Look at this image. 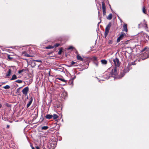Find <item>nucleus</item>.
I'll return each mask as SVG.
<instances>
[{
	"label": "nucleus",
	"mask_w": 149,
	"mask_h": 149,
	"mask_svg": "<svg viewBox=\"0 0 149 149\" xmlns=\"http://www.w3.org/2000/svg\"><path fill=\"white\" fill-rule=\"evenodd\" d=\"M53 117V115L50 114H47L46 116L45 117L46 118L48 119H50Z\"/></svg>",
	"instance_id": "obj_14"
},
{
	"label": "nucleus",
	"mask_w": 149,
	"mask_h": 149,
	"mask_svg": "<svg viewBox=\"0 0 149 149\" xmlns=\"http://www.w3.org/2000/svg\"><path fill=\"white\" fill-rule=\"evenodd\" d=\"M9 127H10V126H9V125H7V128H9Z\"/></svg>",
	"instance_id": "obj_38"
},
{
	"label": "nucleus",
	"mask_w": 149,
	"mask_h": 149,
	"mask_svg": "<svg viewBox=\"0 0 149 149\" xmlns=\"http://www.w3.org/2000/svg\"><path fill=\"white\" fill-rule=\"evenodd\" d=\"M56 146L55 145H54V146H53V148H54V147H55Z\"/></svg>",
	"instance_id": "obj_41"
},
{
	"label": "nucleus",
	"mask_w": 149,
	"mask_h": 149,
	"mask_svg": "<svg viewBox=\"0 0 149 149\" xmlns=\"http://www.w3.org/2000/svg\"><path fill=\"white\" fill-rule=\"evenodd\" d=\"M11 69H9L8 70V71L6 73V76H7V77L10 76L11 75Z\"/></svg>",
	"instance_id": "obj_9"
},
{
	"label": "nucleus",
	"mask_w": 149,
	"mask_h": 149,
	"mask_svg": "<svg viewBox=\"0 0 149 149\" xmlns=\"http://www.w3.org/2000/svg\"><path fill=\"white\" fill-rule=\"evenodd\" d=\"M126 36V34L125 33L123 32H121V34L119 36L120 38L121 39H122L124 36Z\"/></svg>",
	"instance_id": "obj_11"
},
{
	"label": "nucleus",
	"mask_w": 149,
	"mask_h": 149,
	"mask_svg": "<svg viewBox=\"0 0 149 149\" xmlns=\"http://www.w3.org/2000/svg\"><path fill=\"white\" fill-rule=\"evenodd\" d=\"M25 70L24 69H22L21 70H20L18 71V73L19 74H20L21 73L23 72L24 71H25Z\"/></svg>",
	"instance_id": "obj_27"
},
{
	"label": "nucleus",
	"mask_w": 149,
	"mask_h": 149,
	"mask_svg": "<svg viewBox=\"0 0 149 149\" xmlns=\"http://www.w3.org/2000/svg\"><path fill=\"white\" fill-rule=\"evenodd\" d=\"M48 128V127L47 126H45L42 127L41 129L42 130H46Z\"/></svg>",
	"instance_id": "obj_19"
},
{
	"label": "nucleus",
	"mask_w": 149,
	"mask_h": 149,
	"mask_svg": "<svg viewBox=\"0 0 149 149\" xmlns=\"http://www.w3.org/2000/svg\"><path fill=\"white\" fill-rule=\"evenodd\" d=\"M36 149H40V148L38 146H36Z\"/></svg>",
	"instance_id": "obj_37"
},
{
	"label": "nucleus",
	"mask_w": 149,
	"mask_h": 149,
	"mask_svg": "<svg viewBox=\"0 0 149 149\" xmlns=\"http://www.w3.org/2000/svg\"><path fill=\"white\" fill-rule=\"evenodd\" d=\"M57 79H58V80H61V81H62L63 82H66V81L64 79H62V78H57Z\"/></svg>",
	"instance_id": "obj_20"
},
{
	"label": "nucleus",
	"mask_w": 149,
	"mask_h": 149,
	"mask_svg": "<svg viewBox=\"0 0 149 149\" xmlns=\"http://www.w3.org/2000/svg\"><path fill=\"white\" fill-rule=\"evenodd\" d=\"M108 42H109V44H112L113 42L111 40H109Z\"/></svg>",
	"instance_id": "obj_34"
},
{
	"label": "nucleus",
	"mask_w": 149,
	"mask_h": 149,
	"mask_svg": "<svg viewBox=\"0 0 149 149\" xmlns=\"http://www.w3.org/2000/svg\"><path fill=\"white\" fill-rule=\"evenodd\" d=\"M8 58L9 60H11L13 59V58L10 57V55L8 54Z\"/></svg>",
	"instance_id": "obj_29"
},
{
	"label": "nucleus",
	"mask_w": 149,
	"mask_h": 149,
	"mask_svg": "<svg viewBox=\"0 0 149 149\" xmlns=\"http://www.w3.org/2000/svg\"><path fill=\"white\" fill-rule=\"evenodd\" d=\"M3 88L5 89H8L10 88V86L9 85H7L4 86Z\"/></svg>",
	"instance_id": "obj_24"
},
{
	"label": "nucleus",
	"mask_w": 149,
	"mask_h": 149,
	"mask_svg": "<svg viewBox=\"0 0 149 149\" xmlns=\"http://www.w3.org/2000/svg\"><path fill=\"white\" fill-rule=\"evenodd\" d=\"M77 60H79L80 61H82L83 60V58L79 55H77Z\"/></svg>",
	"instance_id": "obj_13"
},
{
	"label": "nucleus",
	"mask_w": 149,
	"mask_h": 149,
	"mask_svg": "<svg viewBox=\"0 0 149 149\" xmlns=\"http://www.w3.org/2000/svg\"><path fill=\"white\" fill-rule=\"evenodd\" d=\"M117 68H116V67H115V68L113 70H112V73L113 74H114V75H116L117 74Z\"/></svg>",
	"instance_id": "obj_10"
},
{
	"label": "nucleus",
	"mask_w": 149,
	"mask_h": 149,
	"mask_svg": "<svg viewBox=\"0 0 149 149\" xmlns=\"http://www.w3.org/2000/svg\"><path fill=\"white\" fill-rule=\"evenodd\" d=\"M127 24H125L123 26V31L127 32Z\"/></svg>",
	"instance_id": "obj_7"
},
{
	"label": "nucleus",
	"mask_w": 149,
	"mask_h": 149,
	"mask_svg": "<svg viewBox=\"0 0 149 149\" xmlns=\"http://www.w3.org/2000/svg\"><path fill=\"white\" fill-rule=\"evenodd\" d=\"M25 56L28 57H32V56L29 55V54H28L26 52H24L22 53Z\"/></svg>",
	"instance_id": "obj_12"
},
{
	"label": "nucleus",
	"mask_w": 149,
	"mask_h": 149,
	"mask_svg": "<svg viewBox=\"0 0 149 149\" xmlns=\"http://www.w3.org/2000/svg\"><path fill=\"white\" fill-rule=\"evenodd\" d=\"M29 91V88L28 87H26L23 89L22 91L23 93L25 96L28 93Z\"/></svg>",
	"instance_id": "obj_5"
},
{
	"label": "nucleus",
	"mask_w": 149,
	"mask_h": 149,
	"mask_svg": "<svg viewBox=\"0 0 149 149\" xmlns=\"http://www.w3.org/2000/svg\"><path fill=\"white\" fill-rule=\"evenodd\" d=\"M147 48H144L142 51V52H143V56H141V59L142 60H144L149 57V50H147Z\"/></svg>",
	"instance_id": "obj_1"
},
{
	"label": "nucleus",
	"mask_w": 149,
	"mask_h": 149,
	"mask_svg": "<svg viewBox=\"0 0 149 149\" xmlns=\"http://www.w3.org/2000/svg\"><path fill=\"white\" fill-rule=\"evenodd\" d=\"M98 13H99V11H98Z\"/></svg>",
	"instance_id": "obj_43"
},
{
	"label": "nucleus",
	"mask_w": 149,
	"mask_h": 149,
	"mask_svg": "<svg viewBox=\"0 0 149 149\" xmlns=\"http://www.w3.org/2000/svg\"><path fill=\"white\" fill-rule=\"evenodd\" d=\"M21 88V87H19L17 89V91H19V90Z\"/></svg>",
	"instance_id": "obj_39"
},
{
	"label": "nucleus",
	"mask_w": 149,
	"mask_h": 149,
	"mask_svg": "<svg viewBox=\"0 0 149 149\" xmlns=\"http://www.w3.org/2000/svg\"><path fill=\"white\" fill-rule=\"evenodd\" d=\"M95 64L97 66L98 65V63H95Z\"/></svg>",
	"instance_id": "obj_36"
},
{
	"label": "nucleus",
	"mask_w": 149,
	"mask_h": 149,
	"mask_svg": "<svg viewBox=\"0 0 149 149\" xmlns=\"http://www.w3.org/2000/svg\"><path fill=\"white\" fill-rule=\"evenodd\" d=\"M61 52L62 50H60L58 52V54L59 55L61 54Z\"/></svg>",
	"instance_id": "obj_33"
},
{
	"label": "nucleus",
	"mask_w": 149,
	"mask_h": 149,
	"mask_svg": "<svg viewBox=\"0 0 149 149\" xmlns=\"http://www.w3.org/2000/svg\"><path fill=\"white\" fill-rule=\"evenodd\" d=\"M111 26V22H109L107 26L105 29L104 35L105 37H106L108 34Z\"/></svg>",
	"instance_id": "obj_3"
},
{
	"label": "nucleus",
	"mask_w": 149,
	"mask_h": 149,
	"mask_svg": "<svg viewBox=\"0 0 149 149\" xmlns=\"http://www.w3.org/2000/svg\"><path fill=\"white\" fill-rule=\"evenodd\" d=\"M113 61L116 68L119 67L120 62L118 58H116L115 59H113Z\"/></svg>",
	"instance_id": "obj_2"
},
{
	"label": "nucleus",
	"mask_w": 149,
	"mask_h": 149,
	"mask_svg": "<svg viewBox=\"0 0 149 149\" xmlns=\"http://www.w3.org/2000/svg\"><path fill=\"white\" fill-rule=\"evenodd\" d=\"M17 79V77L15 74H13V75L12 78L10 79V80H15Z\"/></svg>",
	"instance_id": "obj_15"
},
{
	"label": "nucleus",
	"mask_w": 149,
	"mask_h": 149,
	"mask_svg": "<svg viewBox=\"0 0 149 149\" xmlns=\"http://www.w3.org/2000/svg\"><path fill=\"white\" fill-rule=\"evenodd\" d=\"M141 25H142L141 23L140 24H139V28H140V27H141Z\"/></svg>",
	"instance_id": "obj_35"
},
{
	"label": "nucleus",
	"mask_w": 149,
	"mask_h": 149,
	"mask_svg": "<svg viewBox=\"0 0 149 149\" xmlns=\"http://www.w3.org/2000/svg\"><path fill=\"white\" fill-rule=\"evenodd\" d=\"M102 64L106 65L107 63V61L105 60H102L101 61Z\"/></svg>",
	"instance_id": "obj_16"
},
{
	"label": "nucleus",
	"mask_w": 149,
	"mask_h": 149,
	"mask_svg": "<svg viewBox=\"0 0 149 149\" xmlns=\"http://www.w3.org/2000/svg\"><path fill=\"white\" fill-rule=\"evenodd\" d=\"M142 11L145 14L146 13V10L145 9V7H143L142 9Z\"/></svg>",
	"instance_id": "obj_23"
},
{
	"label": "nucleus",
	"mask_w": 149,
	"mask_h": 149,
	"mask_svg": "<svg viewBox=\"0 0 149 149\" xmlns=\"http://www.w3.org/2000/svg\"><path fill=\"white\" fill-rule=\"evenodd\" d=\"M129 71V69L127 68H125L123 71V73L121 72L120 73L121 75V77H123L125 74V73L128 72Z\"/></svg>",
	"instance_id": "obj_6"
},
{
	"label": "nucleus",
	"mask_w": 149,
	"mask_h": 149,
	"mask_svg": "<svg viewBox=\"0 0 149 149\" xmlns=\"http://www.w3.org/2000/svg\"><path fill=\"white\" fill-rule=\"evenodd\" d=\"M112 17V14H109L107 17V19H108L110 20L111 19Z\"/></svg>",
	"instance_id": "obj_17"
},
{
	"label": "nucleus",
	"mask_w": 149,
	"mask_h": 149,
	"mask_svg": "<svg viewBox=\"0 0 149 149\" xmlns=\"http://www.w3.org/2000/svg\"><path fill=\"white\" fill-rule=\"evenodd\" d=\"M32 101H33V99L32 98V97H31V98L30 99V101L27 104V108L29 107L30 106V105L32 103Z\"/></svg>",
	"instance_id": "obj_8"
},
{
	"label": "nucleus",
	"mask_w": 149,
	"mask_h": 149,
	"mask_svg": "<svg viewBox=\"0 0 149 149\" xmlns=\"http://www.w3.org/2000/svg\"><path fill=\"white\" fill-rule=\"evenodd\" d=\"M102 7L103 11V14L104 16L106 15V7L105 3L103 2L102 3Z\"/></svg>",
	"instance_id": "obj_4"
},
{
	"label": "nucleus",
	"mask_w": 149,
	"mask_h": 149,
	"mask_svg": "<svg viewBox=\"0 0 149 149\" xmlns=\"http://www.w3.org/2000/svg\"><path fill=\"white\" fill-rule=\"evenodd\" d=\"M54 47L52 46L51 45H49L46 48L47 49H51L54 48Z\"/></svg>",
	"instance_id": "obj_21"
},
{
	"label": "nucleus",
	"mask_w": 149,
	"mask_h": 149,
	"mask_svg": "<svg viewBox=\"0 0 149 149\" xmlns=\"http://www.w3.org/2000/svg\"><path fill=\"white\" fill-rule=\"evenodd\" d=\"M31 148L32 149H35L34 147L32 146Z\"/></svg>",
	"instance_id": "obj_40"
},
{
	"label": "nucleus",
	"mask_w": 149,
	"mask_h": 149,
	"mask_svg": "<svg viewBox=\"0 0 149 149\" xmlns=\"http://www.w3.org/2000/svg\"><path fill=\"white\" fill-rule=\"evenodd\" d=\"M121 40V39L119 37L118 38H117V42H119L120 41V40Z\"/></svg>",
	"instance_id": "obj_30"
},
{
	"label": "nucleus",
	"mask_w": 149,
	"mask_h": 149,
	"mask_svg": "<svg viewBox=\"0 0 149 149\" xmlns=\"http://www.w3.org/2000/svg\"><path fill=\"white\" fill-rule=\"evenodd\" d=\"M60 45V44L59 43H56L54 45V47H57L59 46Z\"/></svg>",
	"instance_id": "obj_28"
},
{
	"label": "nucleus",
	"mask_w": 149,
	"mask_h": 149,
	"mask_svg": "<svg viewBox=\"0 0 149 149\" xmlns=\"http://www.w3.org/2000/svg\"><path fill=\"white\" fill-rule=\"evenodd\" d=\"M73 48V47L72 46H70L69 47V48L68 49V50H70V49H72Z\"/></svg>",
	"instance_id": "obj_32"
},
{
	"label": "nucleus",
	"mask_w": 149,
	"mask_h": 149,
	"mask_svg": "<svg viewBox=\"0 0 149 149\" xmlns=\"http://www.w3.org/2000/svg\"><path fill=\"white\" fill-rule=\"evenodd\" d=\"M15 82H16L18 83H21L22 82V80H16Z\"/></svg>",
	"instance_id": "obj_26"
},
{
	"label": "nucleus",
	"mask_w": 149,
	"mask_h": 149,
	"mask_svg": "<svg viewBox=\"0 0 149 149\" xmlns=\"http://www.w3.org/2000/svg\"><path fill=\"white\" fill-rule=\"evenodd\" d=\"M77 63L74 62L73 61H72L71 62V64L73 66H77V65H74L75 64H76Z\"/></svg>",
	"instance_id": "obj_22"
},
{
	"label": "nucleus",
	"mask_w": 149,
	"mask_h": 149,
	"mask_svg": "<svg viewBox=\"0 0 149 149\" xmlns=\"http://www.w3.org/2000/svg\"><path fill=\"white\" fill-rule=\"evenodd\" d=\"M105 75H109V76L108 77H106V78L108 79V78L109 77V73H108V72H105V73H104V77H105Z\"/></svg>",
	"instance_id": "obj_25"
},
{
	"label": "nucleus",
	"mask_w": 149,
	"mask_h": 149,
	"mask_svg": "<svg viewBox=\"0 0 149 149\" xmlns=\"http://www.w3.org/2000/svg\"><path fill=\"white\" fill-rule=\"evenodd\" d=\"M52 117L55 120L58 118V116L56 114H54Z\"/></svg>",
	"instance_id": "obj_18"
},
{
	"label": "nucleus",
	"mask_w": 149,
	"mask_h": 149,
	"mask_svg": "<svg viewBox=\"0 0 149 149\" xmlns=\"http://www.w3.org/2000/svg\"><path fill=\"white\" fill-rule=\"evenodd\" d=\"M145 25H146V27H147V25H146V24H145Z\"/></svg>",
	"instance_id": "obj_42"
},
{
	"label": "nucleus",
	"mask_w": 149,
	"mask_h": 149,
	"mask_svg": "<svg viewBox=\"0 0 149 149\" xmlns=\"http://www.w3.org/2000/svg\"><path fill=\"white\" fill-rule=\"evenodd\" d=\"M34 61H35L39 62H40V63L42 62V61L40 60H34Z\"/></svg>",
	"instance_id": "obj_31"
}]
</instances>
